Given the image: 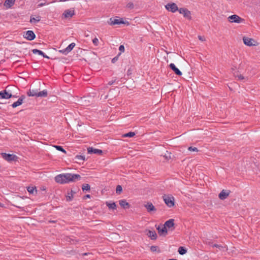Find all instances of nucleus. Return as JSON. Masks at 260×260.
I'll return each instance as SVG.
<instances>
[{"mask_svg":"<svg viewBox=\"0 0 260 260\" xmlns=\"http://www.w3.org/2000/svg\"><path fill=\"white\" fill-rule=\"evenodd\" d=\"M108 24L110 25H114L117 24H127V25L129 24L127 21H124L122 19H118L116 18H110Z\"/></svg>","mask_w":260,"mask_h":260,"instance_id":"nucleus-4","label":"nucleus"},{"mask_svg":"<svg viewBox=\"0 0 260 260\" xmlns=\"http://www.w3.org/2000/svg\"><path fill=\"white\" fill-rule=\"evenodd\" d=\"M87 152L89 154H98L101 155L103 151L101 149L93 148V147H89L87 148Z\"/></svg>","mask_w":260,"mask_h":260,"instance_id":"nucleus-14","label":"nucleus"},{"mask_svg":"<svg viewBox=\"0 0 260 260\" xmlns=\"http://www.w3.org/2000/svg\"><path fill=\"white\" fill-rule=\"evenodd\" d=\"M23 37L28 41H32L36 38V35L32 30H27L23 32Z\"/></svg>","mask_w":260,"mask_h":260,"instance_id":"nucleus-7","label":"nucleus"},{"mask_svg":"<svg viewBox=\"0 0 260 260\" xmlns=\"http://www.w3.org/2000/svg\"><path fill=\"white\" fill-rule=\"evenodd\" d=\"M38 97H47L48 95V91L46 89H44L41 91H38Z\"/></svg>","mask_w":260,"mask_h":260,"instance_id":"nucleus-24","label":"nucleus"},{"mask_svg":"<svg viewBox=\"0 0 260 260\" xmlns=\"http://www.w3.org/2000/svg\"><path fill=\"white\" fill-rule=\"evenodd\" d=\"M169 67L170 69L174 71V72L178 76L182 75V72L175 66V65L171 63L170 64Z\"/></svg>","mask_w":260,"mask_h":260,"instance_id":"nucleus-16","label":"nucleus"},{"mask_svg":"<svg viewBox=\"0 0 260 260\" xmlns=\"http://www.w3.org/2000/svg\"><path fill=\"white\" fill-rule=\"evenodd\" d=\"M75 46V43H71L66 48V51H68L69 52L71 51L73 49Z\"/></svg>","mask_w":260,"mask_h":260,"instance_id":"nucleus-31","label":"nucleus"},{"mask_svg":"<svg viewBox=\"0 0 260 260\" xmlns=\"http://www.w3.org/2000/svg\"><path fill=\"white\" fill-rule=\"evenodd\" d=\"M107 206L109 208L113 210L116 209V205L115 202H108L106 203Z\"/></svg>","mask_w":260,"mask_h":260,"instance_id":"nucleus-26","label":"nucleus"},{"mask_svg":"<svg viewBox=\"0 0 260 260\" xmlns=\"http://www.w3.org/2000/svg\"><path fill=\"white\" fill-rule=\"evenodd\" d=\"M235 77H237L238 78L239 80H243L244 79V77L243 76H242V75H235Z\"/></svg>","mask_w":260,"mask_h":260,"instance_id":"nucleus-44","label":"nucleus"},{"mask_svg":"<svg viewBox=\"0 0 260 260\" xmlns=\"http://www.w3.org/2000/svg\"><path fill=\"white\" fill-rule=\"evenodd\" d=\"M162 198L168 207L171 208L174 206L175 199L172 195L164 194Z\"/></svg>","mask_w":260,"mask_h":260,"instance_id":"nucleus-2","label":"nucleus"},{"mask_svg":"<svg viewBox=\"0 0 260 260\" xmlns=\"http://www.w3.org/2000/svg\"><path fill=\"white\" fill-rule=\"evenodd\" d=\"M14 3L15 0H6L4 5L7 9H9L14 5Z\"/></svg>","mask_w":260,"mask_h":260,"instance_id":"nucleus-19","label":"nucleus"},{"mask_svg":"<svg viewBox=\"0 0 260 260\" xmlns=\"http://www.w3.org/2000/svg\"><path fill=\"white\" fill-rule=\"evenodd\" d=\"M121 54V53H119V54L114 57L112 59V63H115L118 59V57H119V56Z\"/></svg>","mask_w":260,"mask_h":260,"instance_id":"nucleus-39","label":"nucleus"},{"mask_svg":"<svg viewBox=\"0 0 260 260\" xmlns=\"http://www.w3.org/2000/svg\"><path fill=\"white\" fill-rule=\"evenodd\" d=\"M82 189L83 191L86 190L88 191L90 189V186L88 184H83L82 185Z\"/></svg>","mask_w":260,"mask_h":260,"instance_id":"nucleus-32","label":"nucleus"},{"mask_svg":"<svg viewBox=\"0 0 260 260\" xmlns=\"http://www.w3.org/2000/svg\"><path fill=\"white\" fill-rule=\"evenodd\" d=\"M81 178L79 174L63 173L56 175L55 181L59 184H66L70 182H75L80 180Z\"/></svg>","mask_w":260,"mask_h":260,"instance_id":"nucleus-1","label":"nucleus"},{"mask_svg":"<svg viewBox=\"0 0 260 260\" xmlns=\"http://www.w3.org/2000/svg\"><path fill=\"white\" fill-rule=\"evenodd\" d=\"M41 17L39 15L35 16V17L31 16L29 22L31 23L36 24V23L39 22L41 20Z\"/></svg>","mask_w":260,"mask_h":260,"instance_id":"nucleus-20","label":"nucleus"},{"mask_svg":"<svg viewBox=\"0 0 260 260\" xmlns=\"http://www.w3.org/2000/svg\"><path fill=\"white\" fill-rule=\"evenodd\" d=\"M16 95H12V93L8 91H7V89L1 91L0 92V99H9L11 98H16Z\"/></svg>","mask_w":260,"mask_h":260,"instance_id":"nucleus-6","label":"nucleus"},{"mask_svg":"<svg viewBox=\"0 0 260 260\" xmlns=\"http://www.w3.org/2000/svg\"><path fill=\"white\" fill-rule=\"evenodd\" d=\"M59 52L62 53L63 54H65V55H66L68 53H69L68 51H66V48H65L64 49H62V50H59Z\"/></svg>","mask_w":260,"mask_h":260,"instance_id":"nucleus-43","label":"nucleus"},{"mask_svg":"<svg viewBox=\"0 0 260 260\" xmlns=\"http://www.w3.org/2000/svg\"><path fill=\"white\" fill-rule=\"evenodd\" d=\"M27 190L29 193L33 194L34 191L37 192V189L35 186H28L27 187Z\"/></svg>","mask_w":260,"mask_h":260,"instance_id":"nucleus-29","label":"nucleus"},{"mask_svg":"<svg viewBox=\"0 0 260 260\" xmlns=\"http://www.w3.org/2000/svg\"><path fill=\"white\" fill-rule=\"evenodd\" d=\"M136 135V133L133 132H130L127 133H125L122 135V137L126 138V137H129L132 138L133 137Z\"/></svg>","mask_w":260,"mask_h":260,"instance_id":"nucleus-28","label":"nucleus"},{"mask_svg":"<svg viewBox=\"0 0 260 260\" xmlns=\"http://www.w3.org/2000/svg\"><path fill=\"white\" fill-rule=\"evenodd\" d=\"M165 8L168 11L172 13H175L177 11H178L179 10L177 5L174 3H168L165 6Z\"/></svg>","mask_w":260,"mask_h":260,"instance_id":"nucleus-8","label":"nucleus"},{"mask_svg":"<svg viewBox=\"0 0 260 260\" xmlns=\"http://www.w3.org/2000/svg\"><path fill=\"white\" fill-rule=\"evenodd\" d=\"M147 235L152 240H156L157 237V234L154 231L149 230L147 233Z\"/></svg>","mask_w":260,"mask_h":260,"instance_id":"nucleus-18","label":"nucleus"},{"mask_svg":"<svg viewBox=\"0 0 260 260\" xmlns=\"http://www.w3.org/2000/svg\"><path fill=\"white\" fill-rule=\"evenodd\" d=\"M75 15V12L74 8L66 10L62 14L63 17L66 19L71 18Z\"/></svg>","mask_w":260,"mask_h":260,"instance_id":"nucleus-9","label":"nucleus"},{"mask_svg":"<svg viewBox=\"0 0 260 260\" xmlns=\"http://www.w3.org/2000/svg\"><path fill=\"white\" fill-rule=\"evenodd\" d=\"M1 155L4 159L8 161H11L16 160L17 156L14 154L2 153Z\"/></svg>","mask_w":260,"mask_h":260,"instance_id":"nucleus-10","label":"nucleus"},{"mask_svg":"<svg viewBox=\"0 0 260 260\" xmlns=\"http://www.w3.org/2000/svg\"><path fill=\"white\" fill-rule=\"evenodd\" d=\"M32 52L34 54L38 53L39 55L42 56L44 58H49V57L41 50H38L37 49H34L32 50Z\"/></svg>","mask_w":260,"mask_h":260,"instance_id":"nucleus-22","label":"nucleus"},{"mask_svg":"<svg viewBox=\"0 0 260 260\" xmlns=\"http://www.w3.org/2000/svg\"><path fill=\"white\" fill-rule=\"evenodd\" d=\"M158 249V247L156 246H152L150 248V250L151 251L154 252L156 251Z\"/></svg>","mask_w":260,"mask_h":260,"instance_id":"nucleus-41","label":"nucleus"},{"mask_svg":"<svg viewBox=\"0 0 260 260\" xmlns=\"http://www.w3.org/2000/svg\"><path fill=\"white\" fill-rule=\"evenodd\" d=\"M76 193L75 191H73V190H71L70 193H68V195L67 196V200L68 201H71L72 200V199L74 198V194Z\"/></svg>","mask_w":260,"mask_h":260,"instance_id":"nucleus-27","label":"nucleus"},{"mask_svg":"<svg viewBox=\"0 0 260 260\" xmlns=\"http://www.w3.org/2000/svg\"><path fill=\"white\" fill-rule=\"evenodd\" d=\"M25 99V95H22L19 98V99L17 101L14 102V103H13L12 104V107L13 108H16L17 107L21 105L23 102V100Z\"/></svg>","mask_w":260,"mask_h":260,"instance_id":"nucleus-13","label":"nucleus"},{"mask_svg":"<svg viewBox=\"0 0 260 260\" xmlns=\"http://www.w3.org/2000/svg\"><path fill=\"white\" fill-rule=\"evenodd\" d=\"M119 50L120 51V53L124 52V50H125L124 45H120V46L119 47Z\"/></svg>","mask_w":260,"mask_h":260,"instance_id":"nucleus-40","label":"nucleus"},{"mask_svg":"<svg viewBox=\"0 0 260 260\" xmlns=\"http://www.w3.org/2000/svg\"><path fill=\"white\" fill-rule=\"evenodd\" d=\"M209 245L212 247H216V248H218L219 249H220V248H222V247L220 245H218V244H213V243H210Z\"/></svg>","mask_w":260,"mask_h":260,"instance_id":"nucleus-36","label":"nucleus"},{"mask_svg":"<svg viewBox=\"0 0 260 260\" xmlns=\"http://www.w3.org/2000/svg\"><path fill=\"white\" fill-rule=\"evenodd\" d=\"M85 198H90V196L89 194H86L85 196Z\"/></svg>","mask_w":260,"mask_h":260,"instance_id":"nucleus-48","label":"nucleus"},{"mask_svg":"<svg viewBox=\"0 0 260 260\" xmlns=\"http://www.w3.org/2000/svg\"><path fill=\"white\" fill-rule=\"evenodd\" d=\"M178 12L180 14L183 15V17L188 20H191L192 18L191 14L190 11L186 8H181L179 9Z\"/></svg>","mask_w":260,"mask_h":260,"instance_id":"nucleus-3","label":"nucleus"},{"mask_svg":"<svg viewBox=\"0 0 260 260\" xmlns=\"http://www.w3.org/2000/svg\"><path fill=\"white\" fill-rule=\"evenodd\" d=\"M126 7L128 8L133 9L134 8V4L133 3L129 2L127 4Z\"/></svg>","mask_w":260,"mask_h":260,"instance_id":"nucleus-42","label":"nucleus"},{"mask_svg":"<svg viewBox=\"0 0 260 260\" xmlns=\"http://www.w3.org/2000/svg\"><path fill=\"white\" fill-rule=\"evenodd\" d=\"M174 220L173 219H170L167 221H166L164 224V225L166 228H168L169 229L172 228L174 225Z\"/></svg>","mask_w":260,"mask_h":260,"instance_id":"nucleus-23","label":"nucleus"},{"mask_svg":"<svg viewBox=\"0 0 260 260\" xmlns=\"http://www.w3.org/2000/svg\"><path fill=\"white\" fill-rule=\"evenodd\" d=\"M92 43L95 46H98L99 44V40L98 38H95L92 40Z\"/></svg>","mask_w":260,"mask_h":260,"instance_id":"nucleus-37","label":"nucleus"},{"mask_svg":"<svg viewBox=\"0 0 260 260\" xmlns=\"http://www.w3.org/2000/svg\"><path fill=\"white\" fill-rule=\"evenodd\" d=\"M119 204L124 208H128L129 206V204L125 200H121L119 201Z\"/></svg>","mask_w":260,"mask_h":260,"instance_id":"nucleus-25","label":"nucleus"},{"mask_svg":"<svg viewBox=\"0 0 260 260\" xmlns=\"http://www.w3.org/2000/svg\"><path fill=\"white\" fill-rule=\"evenodd\" d=\"M243 41L245 45L248 46H252L255 45V41L252 39L246 37L243 38Z\"/></svg>","mask_w":260,"mask_h":260,"instance_id":"nucleus-11","label":"nucleus"},{"mask_svg":"<svg viewBox=\"0 0 260 260\" xmlns=\"http://www.w3.org/2000/svg\"><path fill=\"white\" fill-rule=\"evenodd\" d=\"M38 90L37 89H29L27 92V94L28 96H36L38 97Z\"/></svg>","mask_w":260,"mask_h":260,"instance_id":"nucleus-21","label":"nucleus"},{"mask_svg":"<svg viewBox=\"0 0 260 260\" xmlns=\"http://www.w3.org/2000/svg\"><path fill=\"white\" fill-rule=\"evenodd\" d=\"M75 159L77 160H84L85 159V156L81 155H77L75 157Z\"/></svg>","mask_w":260,"mask_h":260,"instance_id":"nucleus-34","label":"nucleus"},{"mask_svg":"<svg viewBox=\"0 0 260 260\" xmlns=\"http://www.w3.org/2000/svg\"><path fill=\"white\" fill-rule=\"evenodd\" d=\"M179 253L181 255H183L187 252V250L183 247L180 246L178 250Z\"/></svg>","mask_w":260,"mask_h":260,"instance_id":"nucleus-30","label":"nucleus"},{"mask_svg":"<svg viewBox=\"0 0 260 260\" xmlns=\"http://www.w3.org/2000/svg\"><path fill=\"white\" fill-rule=\"evenodd\" d=\"M198 38H199V40H202V41H203V40H204V39H203L202 37H201V36H199L198 37Z\"/></svg>","mask_w":260,"mask_h":260,"instance_id":"nucleus-47","label":"nucleus"},{"mask_svg":"<svg viewBox=\"0 0 260 260\" xmlns=\"http://www.w3.org/2000/svg\"><path fill=\"white\" fill-rule=\"evenodd\" d=\"M54 147L56 149V150L62 152L64 153H66V151L63 148V147L59 145H55Z\"/></svg>","mask_w":260,"mask_h":260,"instance_id":"nucleus-33","label":"nucleus"},{"mask_svg":"<svg viewBox=\"0 0 260 260\" xmlns=\"http://www.w3.org/2000/svg\"><path fill=\"white\" fill-rule=\"evenodd\" d=\"M115 82V80H114V81H110V82H109L108 84H109V85H112V84H113Z\"/></svg>","mask_w":260,"mask_h":260,"instance_id":"nucleus-46","label":"nucleus"},{"mask_svg":"<svg viewBox=\"0 0 260 260\" xmlns=\"http://www.w3.org/2000/svg\"><path fill=\"white\" fill-rule=\"evenodd\" d=\"M45 5H46V3H41L38 4V8L42 7L45 6Z\"/></svg>","mask_w":260,"mask_h":260,"instance_id":"nucleus-45","label":"nucleus"},{"mask_svg":"<svg viewBox=\"0 0 260 260\" xmlns=\"http://www.w3.org/2000/svg\"><path fill=\"white\" fill-rule=\"evenodd\" d=\"M144 207L146 208L147 211L149 213L152 212H155L156 211V209L151 202H148L147 204L144 205Z\"/></svg>","mask_w":260,"mask_h":260,"instance_id":"nucleus-12","label":"nucleus"},{"mask_svg":"<svg viewBox=\"0 0 260 260\" xmlns=\"http://www.w3.org/2000/svg\"><path fill=\"white\" fill-rule=\"evenodd\" d=\"M188 150L189 151H192L195 152L198 151V149L197 147H188Z\"/></svg>","mask_w":260,"mask_h":260,"instance_id":"nucleus-38","label":"nucleus"},{"mask_svg":"<svg viewBox=\"0 0 260 260\" xmlns=\"http://www.w3.org/2000/svg\"><path fill=\"white\" fill-rule=\"evenodd\" d=\"M156 229L160 235L165 236L167 234V228L165 227L164 225L163 226L159 225Z\"/></svg>","mask_w":260,"mask_h":260,"instance_id":"nucleus-15","label":"nucleus"},{"mask_svg":"<svg viewBox=\"0 0 260 260\" xmlns=\"http://www.w3.org/2000/svg\"><path fill=\"white\" fill-rule=\"evenodd\" d=\"M122 191V188L121 185H118L116 186V192L118 194H120Z\"/></svg>","mask_w":260,"mask_h":260,"instance_id":"nucleus-35","label":"nucleus"},{"mask_svg":"<svg viewBox=\"0 0 260 260\" xmlns=\"http://www.w3.org/2000/svg\"><path fill=\"white\" fill-rule=\"evenodd\" d=\"M230 194V191L226 192L224 190H222L218 195V197L220 200H223L225 199Z\"/></svg>","mask_w":260,"mask_h":260,"instance_id":"nucleus-17","label":"nucleus"},{"mask_svg":"<svg viewBox=\"0 0 260 260\" xmlns=\"http://www.w3.org/2000/svg\"><path fill=\"white\" fill-rule=\"evenodd\" d=\"M228 21L231 23H240L244 21L243 19L236 14L230 16L228 18Z\"/></svg>","mask_w":260,"mask_h":260,"instance_id":"nucleus-5","label":"nucleus"}]
</instances>
